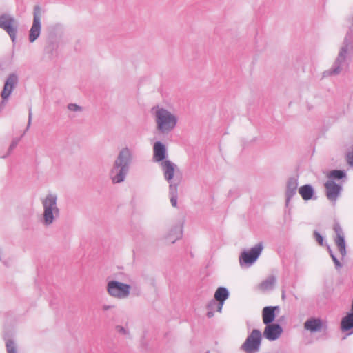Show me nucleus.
<instances>
[{
  "label": "nucleus",
  "mask_w": 353,
  "mask_h": 353,
  "mask_svg": "<svg viewBox=\"0 0 353 353\" xmlns=\"http://www.w3.org/2000/svg\"><path fill=\"white\" fill-rule=\"evenodd\" d=\"M32 112H31V110H29V114H28V125H27V127H26V132L29 129L30 125H31V121H32Z\"/></svg>",
  "instance_id": "f704fd0d"
},
{
  "label": "nucleus",
  "mask_w": 353,
  "mask_h": 353,
  "mask_svg": "<svg viewBox=\"0 0 353 353\" xmlns=\"http://www.w3.org/2000/svg\"><path fill=\"white\" fill-rule=\"evenodd\" d=\"M298 187V179L292 176L290 177L286 183L285 190V208H288L290 205V200L292 197L296 195Z\"/></svg>",
  "instance_id": "ddd939ff"
},
{
  "label": "nucleus",
  "mask_w": 353,
  "mask_h": 353,
  "mask_svg": "<svg viewBox=\"0 0 353 353\" xmlns=\"http://www.w3.org/2000/svg\"><path fill=\"white\" fill-rule=\"evenodd\" d=\"M336 236H344L343 229L339 223H335L333 228Z\"/></svg>",
  "instance_id": "c756f323"
},
{
  "label": "nucleus",
  "mask_w": 353,
  "mask_h": 353,
  "mask_svg": "<svg viewBox=\"0 0 353 353\" xmlns=\"http://www.w3.org/2000/svg\"><path fill=\"white\" fill-rule=\"evenodd\" d=\"M182 236V225L180 224L173 226L168 234L165 236V239L171 243H175V241Z\"/></svg>",
  "instance_id": "412c9836"
},
{
  "label": "nucleus",
  "mask_w": 353,
  "mask_h": 353,
  "mask_svg": "<svg viewBox=\"0 0 353 353\" xmlns=\"http://www.w3.org/2000/svg\"><path fill=\"white\" fill-rule=\"evenodd\" d=\"M112 307V306H111V305H103V310H109L110 308H111Z\"/></svg>",
  "instance_id": "e433bc0d"
},
{
  "label": "nucleus",
  "mask_w": 353,
  "mask_h": 353,
  "mask_svg": "<svg viewBox=\"0 0 353 353\" xmlns=\"http://www.w3.org/2000/svg\"><path fill=\"white\" fill-rule=\"evenodd\" d=\"M206 353H210V352H209V351H207V352H206Z\"/></svg>",
  "instance_id": "a19ab883"
},
{
  "label": "nucleus",
  "mask_w": 353,
  "mask_h": 353,
  "mask_svg": "<svg viewBox=\"0 0 353 353\" xmlns=\"http://www.w3.org/2000/svg\"><path fill=\"white\" fill-rule=\"evenodd\" d=\"M328 177L332 180H340L346 177V172L343 170H333L330 172Z\"/></svg>",
  "instance_id": "393cba45"
},
{
  "label": "nucleus",
  "mask_w": 353,
  "mask_h": 353,
  "mask_svg": "<svg viewBox=\"0 0 353 353\" xmlns=\"http://www.w3.org/2000/svg\"><path fill=\"white\" fill-rule=\"evenodd\" d=\"M133 161L134 153L132 149L124 147L119 152L109 173L114 184L125 181Z\"/></svg>",
  "instance_id": "f257e3e1"
},
{
  "label": "nucleus",
  "mask_w": 353,
  "mask_h": 353,
  "mask_svg": "<svg viewBox=\"0 0 353 353\" xmlns=\"http://www.w3.org/2000/svg\"><path fill=\"white\" fill-rule=\"evenodd\" d=\"M265 325V327L262 336L270 341H276L283 333V327L279 323H273Z\"/></svg>",
  "instance_id": "9b49d317"
},
{
  "label": "nucleus",
  "mask_w": 353,
  "mask_h": 353,
  "mask_svg": "<svg viewBox=\"0 0 353 353\" xmlns=\"http://www.w3.org/2000/svg\"><path fill=\"white\" fill-rule=\"evenodd\" d=\"M279 310V306H266L262 310V319L264 325L273 323L276 313Z\"/></svg>",
  "instance_id": "2eb2a0df"
},
{
  "label": "nucleus",
  "mask_w": 353,
  "mask_h": 353,
  "mask_svg": "<svg viewBox=\"0 0 353 353\" xmlns=\"http://www.w3.org/2000/svg\"><path fill=\"white\" fill-rule=\"evenodd\" d=\"M168 150L166 145L160 141H156L153 145L152 160L156 163H162L167 160Z\"/></svg>",
  "instance_id": "f8f14e48"
},
{
  "label": "nucleus",
  "mask_w": 353,
  "mask_h": 353,
  "mask_svg": "<svg viewBox=\"0 0 353 353\" xmlns=\"http://www.w3.org/2000/svg\"><path fill=\"white\" fill-rule=\"evenodd\" d=\"M347 162L350 165L353 166V147L352 151L347 154Z\"/></svg>",
  "instance_id": "2f4dec72"
},
{
  "label": "nucleus",
  "mask_w": 353,
  "mask_h": 353,
  "mask_svg": "<svg viewBox=\"0 0 353 353\" xmlns=\"http://www.w3.org/2000/svg\"><path fill=\"white\" fill-rule=\"evenodd\" d=\"M177 198L178 195L170 196V202L173 207H176L177 205Z\"/></svg>",
  "instance_id": "72a5a7b5"
},
{
  "label": "nucleus",
  "mask_w": 353,
  "mask_h": 353,
  "mask_svg": "<svg viewBox=\"0 0 353 353\" xmlns=\"http://www.w3.org/2000/svg\"><path fill=\"white\" fill-rule=\"evenodd\" d=\"M323 327V321L319 318H311L307 320L304 323L305 330L311 332H316L320 331Z\"/></svg>",
  "instance_id": "6ab92c4d"
},
{
  "label": "nucleus",
  "mask_w": 353,
  "mask_h": 353,
  "mask_svg": "<svg viewBox=\"0 0 353 353\" xmlns=\"http://www.w3.org/2000/svg\"><path fill=\"white\" fill-rule=\"evenodd\" d=\"M299 193L303 198V199L305 201L314 199L316 200L317 196H315L314 189L310 184H305L301 186L299 188Z\"/></svg>",
  "instance_id": "a211bd4d"
},
{
  "label": "nucleus",
  "mask_w": 353,
  "mask_h": 353,
  "mask_svg": "<svg viewBox=\"0 0 353 353\" xmlns=\"http://www.w3.org/2000/svg\"><path fill=\"white\" fill-rule=\"evenodd\" d=\"M326 247H327V251L330 254V256H331L334 265H335V268L336 270H339L340 268H341L342 267V264L339 261V259L336 258V256L334 255V254L333 253L330 246L329 245H326Z\"/></svg>",
  "instance_id": "a878e982"
},
{
  "label": "nucleus",
  "mask_w": 353,
  "mask_h": 353,
  "mask_svg": "<svg viewBox=\"0 0 353 353\" xmlns=\"http://www.w3.org/2000/svg\"><path fill=\"white\" fill-rule=\"evenodd\" d=\"M152 113L154 116L157 129L161 134H167L175 128L178 119L167 109L157 105L152 108Z\"/></svg>",
  "instance_id": "f03ea898"
},
{
  "label": "nucleus",
  "mask_w": 353,
  "mask_h": 353,
  "mask_svg": "<svg viewBox=\"0 0 353 353\" xmlns=\"http://www.w3.org/2000/svg\"><path fill=\"white\" fill-rule=\"evenodd\" d=\"M262 333L258 329H254L248 334L245 341L241 346V350L245 353H257L260 351Z\"/></svg>",
  "instance_id": "20e7f679"
},
{
  "label": "nucleus",
  "mask_w": 353,
  "mask_h": 353,
  "mask_svg": "<svg viewBox=\"0 0 353 353\" xmlns=\"http://www.w3.org/2000/svg\"><path fill=\"white\" fill-rule=\"evenodd\" d=\"M6 350L8 353H17L15 343L11 339L6 341Z\"/></svg>",
  "instance_id": "cd10ccee"
},
{
  "label": "nucleus",
  "mask_w": 353,
  "mask_h": 353,
  "mask_svg": "<svg viewBox=\"0 0 353 353\" xmlns=\"http://www.w3.org/2000/svg\"><path fill=\"white\" fill-rule=\"evenodd\" d=\"M19 23L10 14L3 13L0 15V28L5 30L14 44L18 32Z\"/></svg>",
  "instance_id": "39448f33"
},
{
  "label": "nucleus",
  "mask_w": 353,
  "mask_h": 353,
  "mask_svg": "<svg viewBox=\"0 0 353 353\" xmlns=\"http://www.w3.org/2000/svg\"><path fill=\"white\" fill-rule=\"evenodd\" d=\"M347 36L348 34L345 37L344 45L341 47L338 57L334 63L333 68L330 70L331 74H338L341 71V65L345 61L348 50Z\"/></svg>",
  "instance_id": "9d476101"
},
{
  "label": "nucleus",
  "mask_w": 353,
  "mask_h": 353,
  "mask_svg": "<svg viewBox=\"0 0 353 353\" xmlns=\"http://www.w3.org/2000/svg\"><path fill=\"white\" fill-rule=\"evenodd\" d=\"M341 328L343 332H349L348 335L353 334V299L350 311L341 319Z\"/></svg>",
  "instance_id": "dca6fc26"
},
{
  "label": "nucleus",
  "mask_w": 353,
  "mask_h": 353,
  "mask_svg": "<svg viewBox=\"0 0 353 353\" xmlns=\"http://www.w3.org/2000/svg\"><path fill=\"white\" fill-rule=\"evenodd\" d=\"M219 302H218L215 299H213L209 301L206 306V308L208 310L206 316H208V318L213 317L215 310L219 312H221L222 309L219 308Z\"/></svg>",
  "instance_id": "4be33fe9"
},
{
  "label": "nucleus",
  "mask_w": 353,
  "mask_h": 353,
  "mask_svg": "<svg viewBox=\"0 0 353 353\" xmlns=\"http://www.w3.org/2000/svg\"><path fill=\"white\" fill-rule=\"evenodd\" d=\"M281 298L283 300H285L286 296H285V292L284 290H282V294H281Z\"/></svg>",
  "instance_id": "4c0bfd02"
},
{
  "label": "nucleus",
  "mask_w": 353,
  "mask_h": 353,
  "mask_svg": "<svg viewBox=\"0 0 353 353\" xmlns=\"http://www.w3.org/2000/svg\"><path fill=\"white\" fill-rule=\"evenodd\" d=\"M335 243L336 244L341 254L344 256L346 254V245L345 236H336L334 239Z\"/></svg>",
  "instance_id": "b1692460"
},
{
  "label": "nucleus",
  "mask_w": 353,
  "mask_h": 353,
  "mask_svg": "<svg viewBox=\"0 0 353 353\" xmlns=\"http://www.w3.org/2000/svg\"><path fill=\"white\" fill-rule=\"evenodd\" d=\"M3 70V68L1 64H0V72Z\"/></svg>",
  "instance_id": "58836bf2"
},
{
  "label": "nucleus",
  "mask_w": 353,
  "mask_h": 353,
  "mask_svg": "<svg viewBox=\"0 0 353 353\" xmlns=\"http://www.w3.org/2000/svg\"><path fill=\"white\" fill-rule=\"evenodd\" d=\"M39 10L40 8L38 6L34 7L33 22L28 35V39L30 43L34 42L41 34V23Z\"/></svg>",
  "instance_id": "6e6552de"
},
{
  "label": "nucleus",
  "mask_w": 353,
  "mask_h": 353,
  "mask_svg": "<svg viewBox=\"0 0 353 353\" xmlns=\"http://www.w3.org/2000/svg\"><path fill=\"white\" fill-rule=\"evenodd\" d=\"M230 296V292L225 287H219L214 295V299H215L218 302L219 308L222 309L224 305L225 301L228 299Z\"/></svg>",
  "instance_id": "aec40b11"
},
{
  "label": "nucleus",
  "mask_w": 353,
  "mask_h": 353,
  "mask_svg": "<svg viewBox=\"0 0 353 353\" xmlns=\"http://www.w3.org/2000/svg\"><path fill=\"white\" fill-rule=\"evenodd\" d=\"M275 283L276 278L274 276H269L261 283L259 288L263 291L272 290Z\"/></svg>",
  "instance_id": "5701e85b"
},
{
  "label": "nucleus",
  "mask_w": 353,
  "mask_h": 353,
  "mask_svg": "<svg viewBox=\"0 0 353 353\" xmlns=\"http://www.w3.org/2000/svg\"><path fill=\"white\" fill-rule=\"evenodd\" d=\"M161 166L163 172L165 179L168 182H170V181L174 177V171L175 168H176V165L170 160H165L164 161L161 163Z\"/></svg>",
  "instance_id": "f3484780"
},
{
  "label": "nucleus",
  "mask_w": 353,
  "mask_h": 353,
  "mask_svg": "<svg viewBox=\"0 0 353 353\" xmlns=\"http://www.w3.org/2000/svg\"><path fill=\"white\" fill-rule=\"evenodd\" d=\"M68 108L72 112L81 111L82 110V108L76 103H69Z\"/></svg>",
  "instance_id": "7c9ffc66"
},
{
  "label": "nucleus",
  "mask_w": 353,
  "mask_h": 353,
  "mask_svg": "<svg viewBox=\"0 0 353 353\" xmlns=\"http://www.w3.org/2000/svg\"><path fill=\"white\" fill-rule=\"evenodd\" d=\"M263 249L262 242L258 243L250 250H244L239 256L241 266H251L260 256Z\"/></svg>",
  "instance_id": "423d86ee"
},
{
  "label": "nucleus",
  "mask_w": 353,
  "mask_h": 353,
  "mask_svg": "<svg viewBox=\"0 0 353 353\" xmlns=\"http://www.w3.org/2000/svg\"><path fill=\"white\" fill-rule=\"evenodd\" d=\"M313 236L315 241L321 245V246H326L328 245L324 239V237L317 231L314 230L313 233Z\"/></svg>",
  "instance_id": "bb28decb"
},
{
  "label": "nucleus",
  "mask_w": 353,
  "mask_h": 353,
  "mask_svg": "<svg viewBox=\"0 0 353 353\" xmlns=\"http://www.w3.org/2000/svg\"><path fill=\"white\" fill-rule=\"evenodd\" d=\"M57 196L56 194H48L43 200V221L45 225H51L54 219L59 215V209L57 205Z\"/></svg>",
  "instance_id": "7ed1b4c3"
},
{
  "label": "nucleus",
  "mask_w": 353,
  "mask_h": 353,
  "mask_svg": "<svg viewBox=\"0 0 353 353\" xmlns=\"http://www.w3.org/2000/svg\"><path fill=\"white\" fill-rule=\"evenodd\" d=\"M116 330L123 334H128V332L121 325H117Z\"/></svg>",
  "instance_id": "473e14b6"
},
{
  "label": "nucleus",
  "mask_w": 353,
  "mask_h": 353,
  "mask_svg": "<svg viewBox=\"0 0 353 353\" xmlns=\"http://www.w3.org/2000/svg\"><path fill=\"white\" fill-rule=\"evenodd\" d=\"M326 196L330 201H336L339 197L342 187L334 181H327L325 183Z\"/></svg>",
  "instance_id": "4468645a"
},
{
  "label": "nucleus",
  "mask_w": 353,
  "mask_h": 353,
  "mask_svg": "<svg viewBox=\"0 0 353 353\" xmlns=\"http://www.w3.org/2000/svg\"><path fill=\"white\" fill-rule=\"evenodd\" d=\"M333 68V67L329 70V71H327V73H329L330 74H332L330 73V70ZM324 74H326V72H324Z\"/></svg>",
  "instance_id": "ea45409f"
},
{
  "label": "nucleus",
  "mask_w": 353,
  "mask_h": 353,
  "mask_svg": "<svg viewBox=\"0 0 353 353\" xmlns=\"http://www.w3.org/2000/svg\"><path fill=\"white\" fill-rule=\"evenodd\" d=\"M17 141H13L9 147V150H12V149H14L17 146Z\"/></svg>",
  "instance_id": "c9c22d12"
},
{
  "label": "nucleus",
  "mask_w": 353,
  "mask_h": 353,
  "mask_svg": "<svg viewBox=\"0 0 353 353\" xmlns=\"http://www.w3.org/2000/svg\"><path fill=\"white\" fill-rule=\"evenodd\" d=\"M18 83L19 77L16 73L13 72L8 76L5 81L3 90L1 93L3 101H7L8 99Z\"/></svg>",
  "instance_id": "1a4fd4ad"
},
{
  "label": "nucleus",
  "mask_w": 353,
  "mask_h": 353,
  "mask_svg": "<svg viewBox=\"0 0 353 353\" xmlns=\"http://www.w3.org/2000/svg\"><path fill=\"white\" fill-rule=\"evenodd\" d=\"M169 194L170 196L178 195L177 193V184L169 182Z\"/></svg>",
  "instance_id": "c85d7f7f"
},
{
  "label": "nucleus",
  "mask_w": 353,
  "mask_h": 353,
  "mask_svg": "<svg viewBox=\"0 0 353 353\" xmlns=\"http://www.w3.org/2000/svg\"><path fill=\"white\" fill-rule=\"evenodd\" d=\"M131 286L117 281H110L107 283V292L112 297L125 299L130 293Z\"/></svg>",
  "instance_id": "0eeeda50"
}]
</instances>
